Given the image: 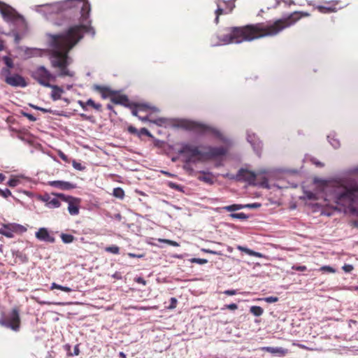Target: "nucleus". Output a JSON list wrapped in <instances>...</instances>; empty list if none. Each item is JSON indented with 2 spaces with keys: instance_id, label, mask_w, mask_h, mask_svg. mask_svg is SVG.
<instances>
[{
  "instance_id": "obj_1",
  "label": "nucleus",
  "mask_w": 358,
  "mask_h": 358,
  "mask_svg": "<svg viewBox=\"0 0 358 358\" xmlns=\"http://www.w3.org/2000/svg\"><path fill=\"white\" fill-rule=\"evenodd\" d=\"M32 9L55 24H59V23L54 22L55 18L64 13L73 15L74 17H78V22L69 26L65 32L59 34H48L49 43L52 42L53 38L55 36L58 38L59 45L73 48L83 38L85 33H89L92 36L95 35V31L91 27L90 18L91 6L87 0H64L52 3L36 5L32 7Z\"/></svg>"
},
{
  "instance_id": "obj_2",
  "label": "nucleus",
  "mask_w": 358,
  "mask_h": 358,
  "mask_svg": "<svg viewBox=\"0 0 358 358\" xmlns=\"http://www.w3.org/2000/svg\"><path fill=\"white\" fill-rule=\"evenodd\" d=\"M308 15L309 14L307 13L295 11L289 15H284L271 24H256L245 27H229L226 29V34L221 36H216L217 41H214V37L211 38V46H220L230 43L238 44L264 36H275L284 29L293 25L302 16Z\"/></svg>"
},
{
  "instance_id": "obj_3",
  "label": "nucleus",
  "mask_w": 358,
  "mask_h": 358,
  "mask_svg": "<svg viewBox=\"0 0 358 358\" xmlns=\"http://www.w3.org/2000/svg\"><path fill=\"white\" fill-rule=\"evenodd\" d=\"M57 38L55 36L52 42L49 43L51 47L49 52V60L51 67L55 70V72H50L43 65L36 66L30 72L31 77L39 85L45 87L50 86V83L55 82L57 78H73L75 76V72L69 69V66L73 63V59L69 55V52L72 48L59 45Z\"/></svg>"
},
{
  "instance_id": "obj_4",
  "label": "nucleus",
  "mask_w": 358,
  "mask_h": 358,
  "mask_svg": "<svg viewBox=\"0 0 358 358\" xmlns=\"http://www.w3.org/2000/svg\"><path fill=\"white\" fill-rule=\"evenodd\" d=\"M358 171V167L355 169ZM314 183L324 194V200L337 206L352 208L358 205V184L349 183L344 178L314 179Z\"/></svg>"
},
{
  "instance_id": "obj_5",
  "label": "nucleus",
  "mask_w": 358,
  "mask_h": 358,
  "mask_svg": "<svg viewBox=\"0 0 358 358\" xmlns=\"http://www.w3.org/2000/svg\"><path fill=\"white\" fill-rule=\"evenodd\" d=\"M180 126L186 129L199 134H203L207 131L213 133L222 142L225 143L226 146L213 147L208 146L207 151L204 152L205 157L215 158L224 156L227 154L228 149L232 145V141L224 137L217 129H213L203 123L190 120L183 119L180 121Z\"/></svg>"
},
{
  "instance_id": "obj_6",
  "label": "nucleus",
  "mask_w": 358,
  "mask_h": 358,
  "mask_svg": "<svg viewBox=\"0 0 358 358\" xmlns=\"http://www.w3.org/2000/svg\"><path fill=\"white\" fill-rule=\"evenodd\" d=\"M1 74L5 83L11 87L24 88L28 85L23 76L18 73H11L8 69L2 68Z\"/></svg>"
},
{
  "instance_id": "obj_7",
  "label": "nucleus",
  "mask_w": 358,
  "mask_h": 358,
  "mask_svg": "<svg viewBox=\"0 0 358 358\" xmlns=\"http://www.w3.org/2000/svg\"><path fill=\"white\" fill-rule=\"evenodd\" d=\"M268 173V171L266 170H262L259 173H256L245 169H241L233 178L237 181L246 182L250 185H257V178L261 174L266 175Z\"/></svg>"
},
{
  "instance_id": "obj_8",
  "label": "nucleus",
  "mask_w": 358,
  "mask_h": 358,
  "mask_svg": "<svg viewBox=\"0 0 358 358\" xmlns=\"http://www.w3.org/2000/svg\"><path fill=\"white\" fill-rule=\"evenodd\" d=\"M180 152L187 157L188 162H196L202 157H205V152L199 150V148L191 144L182 145Z\"/></svg>"
},
{
  "instance_id": "obj_9",
  "label": "nucleus",
  "mask_w": 358,
  "mask_h": 358,
  "mask_svg": "<svg viewBox=\"0 0 358 358\" xmlns=\"http://www.w3.org/2000/svg\"><path fill=\"white\" fill-rule=\"evenodd\" d=\"M20 318L17 308H13L6 319H0V324L15 331L20 329Z\"/></svg>"
},
{
  "instance_id": "obj_10",
  "label": "nucleus",
  "mask_w": 358,
  "mask_h": 358,
  "mask_svg": "<svg viewBox=\"0 0 358 358\" xmlns=\"http://www.w3.org/2000/svg\"><path fill=\"white\" fill-rule=\"evenodd\" d=\"M96 88L100 91L103 98H106L108 96V95L106 94V92H108L109 94L113 95V96L110 98V100L113 103L122 105L129 108H131V103H129V100L126 95H116L115 94V92L110 90L108 88L105 87L96 86Z\"/></svg>"
},
{
  "instance_id": "obj_11",
  "label": "nucleus",
  "mask_w": 358,
  "mask_h": 358,
  "mask_svg": "<svg viewBox=\"0 0 358 358\" xmlns=\"http://www.w3.org/2000/svg\"><path fill=\"white\" fill-rule=\"evenodd\" d=\"M0 13L7 22L14 23L19 20H23V17L17 13L15 9L1 1H0Z\"/></svg>"
},
{
  "instance_id": "obj_12",
  "label": "nucleus",
  "mask_w": 358,
  "mask_h": 358,
  "mask_svg": "<svg viewBox=\"0 0 358 358\" xmlns=\"http://www.w3.org/2000/svg\"><path fill=\"white\" fill-rule=\"evenodd\" d=\"M27 229L19 224L16 223H8L3 224L0 228V234L5 236L7 238H13L15 233L24 232Z\"/></svg>"
},
{
  "instance_id": "obj_13",
  "label": "nucleus",
  "mask_w": 358,
  "mask_h": 358,
  "mask_svg": "<svg viewBox=\"0 0 358 358\" xmlns=\"http://www.w3.org/2000/svg\"><path fill=\"white\" fill-rule=\"evenodd\" d=\"M38 199L44 202L45 206L49 208H57L61 205L60 201L57 197H52L47 193L43 195H38Z\"/></svg>"
},
{
  "instance_id": "obj_14",
  "label": "nucleus",
  "mask_w": 358,
  "mask_h": 358,
  "mask_svg": "<svg viewBox=\"0 0 358 358\" xmlns=\"http://www.w3.org/2000/svg\"><path fill=\"white\" fill-rule=\"evenodd\" d=\"M36 238L41 241L48 243H55V238L53 236H52L48 229L42 227L40 228L35 234Z\"/></svg>"
},
{
  "instance_id": "obj_15",
  "label": "nucleus",
  "mask_w": 358,
  "mask_h": 358,
  "mask_svg": "<svg viewBox=\"0 0 358 358\" xmlns=\"http://www.w3.org/2000/svg\"><path fill=\"white\" fill-rule=\"evenodd\" d=\"M247 140H248V143L252 146L255 152L258 155H260V152H261V150H262V142L256 136L255 134L251 133L250 131H248Z\"/></svg>"
},
{
  "instance_id": "obj_16",
  "label": "nucleus",
  "mask_w": 358,
  "mask_h": 358,
  "mask_svg": "<svg viewBox=\"0 0 358 358\" xmlns=\"http://www.w3.org/2000/svg\"><path fill=\"white\" fill-rule=\"evenodd\" d=\"M48 185L52 187L57 188L62 190H69L75 189L76 187V184L64 180L49 181Z\"/></svg>"
},
{
  "instance_id": "obj_17",
  "label": "nucleus",
  "mask_w": 358,
  "mask_h": 358,
  "mask_svg": "<svg viewBox=\"0 0 358 358\" xmlns=\"http://www.w3.org/2000/svg\"><path fill=\"white\" fill-rule=\"evenodd\" d=\"M80 199L78 198H73L72 201L68 203V211L71 215H77L79 214V203Z\"/></svg>"
},
{
  "instance_id": "obj_18",
  "label": "nucleus",
  "mask_w": 358,
  "mask_h": 358,
  "mask_svg": "<svg viewBox=\"0 0 358 358\" xmlns=\"http://www.w3.org/2000/svg\"><path fill=\"white\" fill-rule=\"evenodd\" d=\"M46 87L52 89L50 96L53 101L60 99L62 94L64 92V90L61 87L56 85H52L51 83L50 84V86H47Z\"/></svg>"
},
{
  "instance_id": "obj_19",
  "label": "nucleus",
  "mask_w": 358,
  "mask_h": 358,
  "mask_svg": "<svg viewBox=\"0 0 358 358\" xmlns=\"http://www.w3.org/2000/svg\"><path fill=\"white\" fill-rule=\"evenodd\" d=\"M138 119L141 120L142 122H150L152 123L155 124L157 126H164L166 124L169 122V120L165 117H159L156 119H150L148 115H146L145 117L138 116Z\"/></svg>"
},
{
  "instance_id": "obj_20",
  "label": "nucleus",
  "mask_w": 358,
  "mask_h": 358,
  "mask_svg": "<svg viewBox=\"0 0 358 358\" xmlns=\"http://www.w3.org/2000/svg\"><path fill=\"white\" fill-rule=\"evenodd\" d=\"M262 350L270 352L271 354H278L281 356H284L287 353V350L282 347H262Z\"/></svg>"
},
{
  "instance_id": "obj_21",
  "label": "nucleus",
  "mask_w": 358,
  "mask_h": 358,
  "mask_svg": "<svg viewBox=\"0 0 358 358\" xmlns=\"http://www.w3.org/2000/svg\"><path fill=\"white\" fill-rule=\"evenodd\" d=\"M0 62H2L6 66V67H4L5 69H8L10 71L14 67L13 59L8 55H0Z\"/></svg>"
},
{
  "instance_id": "obj_22",
  "label": "nucleus",
  "mask_w": 358,
  "mask_h": 358,
  "mask_svg": "<svg viewBox=\"0 0 358 358\" xmlns=\"http://www.w3.org/2000/svg\"><path fill=\"white\" fill-rule=\"evenodd\" d=\"M42 50L37 48H27L25 54L28 57H37L42 55Z\"/></svg>"
},
{
  "instance_id": "obj_23",
  "label": "nucleus",
  "mask_w": 358,
  "mask_h": 358,
  "mask_svg": "<svg viewBox=\"0 0 358 358\" xmlns=\"http://www.w3.org/2000/svg\"><path fill=\"white\" fill-rule=\"evenodd\" d=\"M327 138H328V141L330 143V144L334 148H338L340 147V141L338 139H337L336 137H335V134H330L328 136H327Z\"/></svg>"
},
{
  "instance_id": "obj_24",
  "label": "nucleus",
  "mask_w": 358,
  "mask_h": 358,
  "mask_svg": "<svg viewBox=\"0 0 358 358\" xmlns=\"http://www.w3.org/2000/svg\"><path fill=\"white\" fill-rule=\"evenodd\" d=\"M55 289H59V290H62L63 292H68V293L71 292L73 291V289L71 287L62 286V285L57 284L56 282H52L50 285V289L52 290Z\"/></svg>"
},
{
  "instance_id": "obj_25",
  "label": "nucleus",
  "mask_w": 358,
  "mask_h": 358,
  "mask_svg": "<svg viewBox=\"0 0 358 358\" xmlns=\"http://www.w3.org/2000/svg\"><path fill=\"white\" fill-rule=\"evenodd\" d=\"M243 208V204H232L223 207V209L227 212H234Z\"/></svg>"
},
{
  "instance_id": "obj_26",
  "label": "nucleus",
  "mask_w": 358,
  "mask_h": 358,
  "mask_svg": "<svg viewBox=\"0 0 358 358\" xmlns=\"http://www.w3.org/2000/svg\"><path fill=\"white\" fill-rule=\"evenodd\" d=\"M61 239L64 243L69 244L73 242L75 240V237L71 234H61L60 235Z\"/></svg>"
},
{
  "instance_id": "obj_27",
  "label": "nucleus",
  "mask_w": 358,
  "mask_h": 358,
  "mask_svg": "<svg viewBox=\"0 0 358 358\" xmlns=\"http://www.w3.org/2000/svg\"><path fill=\"white\" fill-rule=\"evenodd\" d=\"M250 311L252 315L257 317L261 316L264 313L263 308L257 306H251Z\"/></svg>"
},
{
  "instance_id": "obj_28",
  "label": "nucleus",
  "mask_w": 358,
  "mask_h": 358,
  "mask_svg": "<svg viewBox=\"0 0 358 358\" xmlns=\"http://www.w3.org/2000/svg\"><path fill=\"white\" fill-rule=\"evenodd\" d=\"M319 11L322 13H329L332 12H336L337 9L334 6H320L317 7Z\"/></svg>"
},
{
  "instance_id": "obj_29",
  "label": "nucleus",
  "mask_w": 358,
  "mask_h": 358,
  "mask_svg": "<svg viewBox=\"0 0 358 358\" xmlns=\"http://www.w3.org/2000/svg\"><path fill=\"white\" fill-rule=\"evenodd\" d=\"M113 195L120 199H122L124 197V192L121 187H115L113 189Z\"/></svg>"
},
{
  "instance_id": "obj_30",
  "label": "nucleus",
  "mask_w": 358,
  "mask_h": 358,
  "mask_svg": "<svg viewBox=\"0 0 358 358\" xmlns=\"http://www.w3.org/2000/svg\"><path fill=\"white\" fill-rule=\"evenodd\" d=\"M199 180L203 182H205L208 184H213V179L210 173L205 174L203 176H199Z\"/></svg>"
},
{
  "instance_id": "obj_31",
  "label": "nucleus",
  "mask_w": 358,
  "mask_h": 358,
  "mask_svg": "<svg viewBox=\"0 0 358 358\" xmlns=\"http://www.w3.org/2000/svg\"><path fill=\"white\" fill-rule=\"evenodd\" d=\"M53 194L55 195L57 199L60 198L62 201L66 202L67 203H69L71 201H72L73 199L74 198L73 196H68V195H66V194H62V193Z\"/></svg>"
},
{
  "instance_id": "obj_32",
  "label": "nucleus",
  "mask_w": 358,
  "mask_h": 358,
  "mask_svg": "<svg viewBox=\"0 0 358 358\" xmlns=\"http://www.w3.org/2000/svg\"><path fill=\"white\" fill-rule=\"evenodd\" d=\"M105 251L112 253V254L117 255L120 253V248L117 245H111V246L106 247L105 248Z\"/></svg>"
},
{
  "instance_id": "obj_33",
  "label": "nucleus",
  "mask_w": 358,
  "mask_h": 358,
  "mask_svg": "<svg viewBox=\"0 0 358 358\" xmlns=\"http://www.w3.org/2000/svg\"><path fill=\"white\" fill-rule=\"evenodd\" d=\"M230 217L234 219H238V220H247L248 218V215L243 213H231L230 214Z\"/></svg>"
},
{
  "instance_id": "obj_34",
  "label": "nucleus",
  "mask_w": 358,
  "mask_h": 358,
  "mask_svg": "<svg viewBox=\"0 0 358 358\" xmlns=\"http://www.w3.org/2000/svg\"><path fill=\"white\" fill-rule=\"evenodd\" d=\"M20 183V180L18 178H10L7 184L10 187H15L17 186Z\"/></svg>"
},
{
  "instance_id": "obj_35",
  "label": "nucleus",
  "mask_w": 358,
  "mask_h": 358,
  "mask_svg": "<svg viewBox=\"0 0 358 358\" xmlns=\"http://www.w3.org/2000/svg\"><path fill=\"white\" fill-rule=\"evenodd\" d=\"M190 262L192 263H196L198 264H204L208 262V260L206 259H200V258H192L189 259Z\"/></svg>"
},
{
  "instance_id": "obj_36",
  "label": "nucleus",
  "mask_w": 358,
  "mask_h": 358,
  "mask_svg": "<svg viewBox=\"0 0 358 358\" xmlns=\"http://www.w3.org/2000/svg\"><path fill=\"white\" fill-rule=\"evenodd\" d=\"M0 196L3 198H8L11 196V192L8 188H5L4 189H0Z\"/></svg>"
},
{
  "instance_id": "obj_37",
  "label": "nucleus",
  "mask_w": 358,
  "mask_h": 358,
  "mask_svg": "<svg viewBox=\"0 0 358 358\" xmlns=\"http://www.w3.org/2000/svg\"><path fill=\"white\" fill-rule=\"evenodd\" d=\"M21 114L22 116L26 117L31 122L36 121V117H35L33 115H31L29 113H27L25 111H22Z\"/></svg>"
},
{
  "instance_id": "obj_38",
  "label": "nucleus",
  "mask_w": 358,
  "mask_h": 358,
  "mask_svg": "<svg viewBox=\"0 0 358 358\" xmlns=\"http://www.w3.org/2000/svg\"><path fill=\"white\" fill-rule=\"evenodd\" d=\"M142 135H145L149 137L152 136L151 133L146 128H141L140 130H138V136H141Z\"/></svg>"
},
{
  "instance_id": "obj_39",
  "label": "nucleus",
  "mask_w": 358,
  "mask_h": 358,
  "mask_svg": "<svg viewBox=\"0 0 358 358\" xmlns=\"http://www.w3.org/2000/svg\"><path fill=\"white\" fill-rule=\"evenodd\" d=\"M73 167L78 171H83L85 169V166H83L80 163L77 162L76 160H73L72 162Z\"/></svg>"
},
{
  "instance_id": "obj_40",
  "label": "nucleus",
  "mask_w": 358,
  "mask_h": 358,
  "mask_svg": "<svg viewBox=\"0 0 358 358\" xmlns=\"http://www.w3.org/2000/svg\"><path fill=\"white\" fill-rule=\"evenodd\" d=\"M261 206H262V204L259 203L243 204L244 208H258L261 207Z\"/></svg>"
},
{
  "instance_id": "obj_41",
  "label": "nucleus",
  "mask_w": 358,
  "mask_h": 358,
  "mask_svg": "<svg viewBox=\"0 0 358 358\" xmlns=\"http://www.w3.org/2000/svg\"><path fill=\"white\" fill-rule=\"evenodd\" d=\"M262 300H264V301H266L267 303H271L277 302L278 301V298L277 296H271L265 297Z\"/></svg>"
},
{
  "instance_id": "obj_42",
  "label": "nucleus",
  "mask_w": 358,
  "mask_h": 358,
  "mask_svg": "<svg viewBox=\"0 0 358 358\" xmlns=\"http://www.w3.org/2000/svg\"><path fill=\"white\" fill-rule=\"evenodd\" d=\"M262 181L259 184L262 187L269 189L268 180L265 176L262 177Z\"/></svg>"
},
{
  "instance_id": "obj_43",
  "label": "nucleus",
  "mask_w": 358,
  "mask_h": 358,
  "mask_svg": "<svg viewBox=\"0 0 358 358\" xmlns=\"http://www.w3.org/2000/svg\"><path fill=\"white\" fill-rule=\"evenodd\" d=\"M223 2L226 4V8H229V13L231 12L234 8L235 7V4L231 1H223Z\"/></svg>"
},
{
  "instance_id": "obj_44",
  "label": "nucleus",
  "mask_w": 358,
  "mask_h": 358,
  "mask_svg": "<svg viewBox=\"0 0 358 358\" xmlns=\"http://www.w3.org/2000/svg\"><path fill=\"white\" fill-rule=\"evenodd\" d=\"M159 241L162 242V243H168L172 246H175V247L179 246V244L177 242L171 241V240H168V239H159Z\"/></svg>"
},
{
  "instance_id": "obj_45",
  "label": "nucleus",
  "mask_w": 358,
  "mask_h": 358,
  "mask_svg": "<svg viewBox=\"0 0 358 358\" xmlns=\"http://www.w3.org/2000/svg\"><path fill=\"white\" fill-rule=\"evenodd\" d=\"M29 106H30L31 108H34V109H36V110H41V111H42V112H43V113H51V112H52L50 109H47V108H41V107H39V106H35V105H34V104H31V103H30V104H29Z\"/></svg>"
},
{
  "instance_id": "obj_46",
  "label": "nucleus",
  "mask_w": 358,
  "mask_h": 358,
  "mask_svg": "<svg viewBox=\"0 0 358 358\" xmlns=\"http://www.w3.org/2000/svg\"><path fill=\"white\" fill-rule=\"evenodd\" d=\"M79 353H80L79 347H78V345H76L74 347L73 352H68L67 355H68V356H77L79 355Z\"/></svg>"
},
{
  "instance_id": "obj_47",
  "label": "nucleus",
  "mask_w": 358,
  "mask_h": 358,
  "mask_svg": "<svg viewBox=\"0 0 358 358\" xmlns=\"http://www.w3.org/2000/svg\"><path fill=\"white\" fill-rule=\"evenodd\" d=\"M141 109H146L150 108L154 112H159V109L156 107H150L148 104H141L140 106Z\"/></svg>"
},
{
  "instance_id": "obj_48",
  "label": "nucleus",
  "mask_w": 358,
  "mask_h": 358,
  "mask_svg": "<svg viewBox=\"0 0 358 358\" xmlns=\"http://www.w3.org/2000/svg\"><path fill=\"white\" fill-rule=\"evenodd\" d=\"M127 129L130 134H135V135L138 136V130L134 126H131V125L129 126Z\"/></svg>"
},
{
  "instance_id": "obj_49",
  "label": "nucleus",
  "mask_w": 358,
  "mask_h": 358,
  "mask_svg": "<svg viewBox=\"0 0 358 358\" xmlns=\"http://www.w3.org/2000/svg\"><path fill=\"white\" fill-rule=\"evenodd\" d=\"M238 250H240V251H242V252H245L246 254L250 255H251V252H252V250L249 249V248H245V247H243V246H241V245H238L237 247Z\"/></svg>"
},
{
  "instance_id": "obj_50",
  "label": "nucleus",
  "mask_w": 358,
  "mask_h": 358,
  "mask_svg": "<svg viewBox=\"0 0 358 358\" xmlns=\"http://www.w3.org/2000/svg\"><path fill=\"white\" fill-rule=\"evenodd\" d=\"M238 250H240V251H242V252H245L246 254L250 255H251V252H252V250L249 249V248H245V247H243V246H241V245H238L237 247Z\"/></svg>"
},
{
  "instance_id": "obj_51",
  "label": "nucleus",
  "mask_w": 358,
  "mask_h": 358,
  "mask_svg": "<svg viewBox=\"0 0 358 358\" xmlns=\"http://www.w3.org/2000/svg\"><path fill=\"white\" fill-rule=\"evenodd\" d=\"M343 270L346 273H350L353 270V266L351 264H345L343 266Z\"/></svg>"
},
{
  "instance_id": "obj_52",
  "label": "nucleus",
  "mask_w": 358,
  "mask_h": 358,
  "mask_svg": "<svg viewBox=\"0 0 358 358\" xmlns=\"http://www.w3.org/2000/svg\"><path fill=\"white\" fill-rule=\"evenodd\" d=\"M217 9H216V10H215V15H219V16H220V15H222V14H223V13H227V12H225V11L224 10V9H223V8H222L220 6V5L218 4V3H217Z\"/></svg>"
},
{
  "instance_id": "obj_53",
  "label": "nucleus",
  "mask_w": 358,
  "mask_h": 358,
  "mask_svg": "<svg viewBox=\"0 0 358 358\" xmlns=\"http://www.w3.org/2000/svg\"><path fill=\"white\" fill-rule=\"evenodd\" d=\"M321 269L324 271H327V272H329V273H334L335 272V269L334 268H332L331 266H322L321 268Z\"/></svg>"
},
{
  "instance_id": "obj_54",
  "label": "nucleus",
  "mask_w": 358,
  "mask_h": 358,
  "mask_svg": "<svg viewBox=\"0 0 358 358\" xmlns=\"http://www.w3.org/2000/svg\"><path fill=\"white\" fill-rule=\"evenodd\" d=\"M225 308L235 310L238 308V306L236 303H230L225 306Z\"/></svg>"
},
{
  "instance_id": "obj_55",
  "label": "nucleus",
  "mask_w": 358,
  "mask_h": 358,
  "mask_svg": "<svg viewBox=\"0 0 358 358\" xmlns=\"http://www.w3.org/2000/svg\"><path fill=\"white\" fill-rule=\"evenodd\" d=\"M135 282L139 284H142L143 285H146V281L142 277H137L135 278Z\"/></svg>"
},
{
  "instance_id": "obj_56",
  "label": "nucleus",
  "mask_w": 358,
  "mask_h": 358,
  "mask_svg": "<svg viewBox=\"0 0 358 358\" xmlns=\"http://www.w3.org/2000/svg\"><path fill=\"white\" fill-rule=\"evenodd\" d=\"M292 268L299 271H304L307 269L305 266H294Z\"/></svg>"
},
{
  "instance_id": "obj_57",
  "label": "nucleus",
  "mask_w": 358,
  "mask_h": 358,
  "mask_svg": "<svg viewBox=\"0 0 358 358\" xmlns=\"http://www.w3.org/2000/svg\"><path fill=\"white\" fill-rule=\"evenodd\" d=\"M128 256L129 257H132V258H143L144 257V255H143V254L137 255V254L129 252V253H128Z\"/></svg>"
},
{
  "instance_id": "obj_58",
  "label": "nucleus",
  "mask_w": 358,
  "mask_h": 358,
  "mask_svg": "<svg viewBox=\"0 0 358 358\" xmlns=\"http://www.w3.org/2000/svg\"><path fill=\"white\" fill-rule=\"evenodd\" d=\"M305 194H306V196L308 199H315V194H313V192H305Z\"/></svg>"
},
{
  "instance_id": "obj_59",
  "label": "nucleus",
  "mask_w": 358,
  "mask_h": 358,
  "mask_svg": "<svg viewBox=\"0 0 358 358\" xmlns=\"http://www.w3.org/2000/svg\"><path fill=\"white\" fill-rule=\"evenodd\" d=\"M224 293L229 296H233L236 294V290L235 289H227L224 292Z\"/></svg>"
},
{
  "instance_id": "obj_60",
  "label": "nucleus",
  "mask_w": 358,
  "mask_h": 358,
  "mask_svg": "<svg viewBox=\"0 0 358 358\" xmlns=\"http://www.w3.org/2000/svg\"><path fill=\"white\" fill-rule=\"evenodd\" d=\"M202 251L206 253H209V254H213V255H220V252L210 250V249H202Z\"/></svg>"
},
{
  "instance_id": "obj_61",
  "label": "nucleus",
  "mask_w": 358,
  "mask_h": 358,
  "mask_svg": "<svg viewBox=\"0 0 358 358\" xmlns=\"http://www.w3.org/2000/svg\"><path fill=\"white\" fill-rule=\"evenodd\" d=\"M169 187L177 190H181V187H180V185L173 182H170Z\"/></svg>"
},
{
  "instance_id": "obj_62",
  "label": "nucleus",
  "mask_w": 358,
  "mask_h": 358,
  "mask_svg": "<svg viewBox=\"0 0 358 358\" xmlns=\"http://www.w3.org/2000/svg\"><path fill=\"white\" fill-rule=\"evenodd\" d=\"M78 104L81 106V108L84 110H87V106L86 105V102H84L83 101H78Z\"/></svg>"
},
{
  "instance_id": "obj_63",
  "label": "nucleus",
  "mask_w": 358,
  "mask_h": 358,
  "mask_svg": "<svg viewBox=\"0 0 358 358\" xmlns=\"http://www.w3.org/2000/svg\"><path fill=\"white\" fill-rule=\"evenodd\" d=\"M250 256H254V257H262V255L261 253H259V252H255V251L252 250Z\"/></svg>"
},
{
  "instance_id": "obj_64",
  "label": "nucleus",
  "mask_w": 358,
  "mask_h": 358,
  "mask_svg": "<svg viewBox=\"0 0 358 358\" xmlns=\"http://www.w3.org/2000/svg\"><path fill=\"white\" fill-rule=\"evenodd\" d=\"M95 103V102L92 99H89L87 101H86V105L87 106H92L93 107L94 104Z\"/></svg>"
}]
</instances>
